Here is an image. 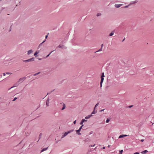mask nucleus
<instances>
[{"label": "nucleus", "instance_id": "ddd939ff", "mask_svg": "<svg viewBox=\"0 0 154 154\" xmlns=\"http://www.w3.org/2000/svg\"><path fill=\"white\" fill-rule=\"evenodd\" d=\"M48 149V148H45L43 149L41 151V152H42L45 150H46Z\"/></svg>", "mask_w": 154, "mask_h": 154}, {"label": "nucleus", "instance_id": "c03bdc74", "mask_svg": "<svg viewBox=\"0 0 154 154\" xmlns=\"http://www.w3.org/2000/svg\"><path fill=\"white\" fill-rule=\"evenodd\" d=\"M105 147H103V149H105Z\"/></svg>", "mask_w": 154, "mask_h": 154}, {"label": "nucleus", "instance_id": "a19ab883", "mask_svg": "<svg viewBox=\"0 0 154 154\" xmlns=\"http://www.w3.org/2000/svg\"><path fill=\"white\" fill-rule=\"evenodd\" d=\"M103 44H102V45H101V48H103Z\"/></svg>", "mask_w": 154, "mask_h": 154}, {"label": "nucleus", "instance_id": "5701e85b", "mask_svg": "<svg viewBox=\"0 0 154 154\" xmlns=\"http://www.w3.org/2000/svg\"><path fill=\"white\" fill-rule=\"evenodd\" d=\"M98 104H99V103H97V104H96L95 106V107H94V109H95V108L98 106Z\"/></svg>", "mask_w": 154, "mask_h": 154}, {"label": "nucleus", "instance_id": "a211bd4d", "mask_svg": "<svg viewBox=\"0 0 154 154\" xmlns=\"http://www.w3.org/2000/svg\"><path fill=\"white\" fill-rule=\"evenodd\" d=\"M101 14L100 13H97V17L101 16Z\"/></svg>", "mask_w": 154, "mask_h": 154}, {"label": "nucleus", "instance_id": "6ab92c4d", "mask_svg": "<svg viewBox=\"0 0 154 154\" xmlns=\"http://www.w3.org/2000/svg\"><path fill=\"white\" fill-rule=\"evenodd\" d=\"M23 61L24 62H30L29 59H28V60H24Z\"/></svg>", "mask_w": 154, "mask_h": 154}, {"label": "nucleus", "instance_id": "cd10ccee", "mask_svg": "<svg viewBox=\"0 0 154 154\" xmlns=\"http://www.w3.org/2000/svg\"><path fill=\"white\" fill-rule=\"evenodd\" d=\"M63 46L61 45H59L58 47L60 48H62Z\"/></svg>", "mask_w": 154, "mask_h": 154}, {"label": "nucleus", "instance_id": "3c124183", "mask_svg": "<svg viewBox=\"0 0 154 154\" xmlns=\"http://www.w3.org/2000/svg\"><path fill=\"white\" fill-rule=\"evenodd\" d=\"M119 154H122V153H120Z\"/></svg>", "mask_w": 154, "mask_h": 154}, {"label": "nucleus", "instance_id": "4468645a", "mask_svg": "<svg viewBox=\"0 0 154 154\" xmlns=\"http://www.w3.org/2000/svg\"><path fill=\"white\" fill-rule=\"evenodd\" d=\"M147 150H145L143 152H141V153H143V154H145L147 152Z\"/></svg>", "mask_w": 154, "mask_h": 154}, {"label": "nucleus", "instance_id": "1a4fd4ad", "mask_svg": "<svg viewBox=\"0 0 154 154\" xmlns=\"http://www.w3.org/2000/svg\"><path fill=\"white\" fill-rule=\"evenodd\" d=\"M81 131L80 130H79L78 129V130H77L76 131V133L77 134H78L79 135H80L81 134V133L80 132V131Z\"/></svg>", "mask_w": 154, "mask_h": 154}, {"label": "nucleus", "instance_id": "de8ad7c7", "mask_svg": "<svg viewBox=\"0 0 154 154\" xmlns=\"http://www.w3.org/2000/svg\"><path fill=\"white\" fill-rule=\"evenodd\" d=\"M128 7V6H125V8H127V7Z\"/></svg>", "mask_w": 154, "mask_h": 154}, {"label": "nucleus", "instance_id": "4be33fe9", "mask_svg": "<svg viewBox=\"0 0 154 154\" xmlns=\"http://www.w3.org/2000/svg\"><path fill=\"white\" fill-rule=\"evenodd\" d=\"M45 41H45H43L42 43H41V44H40V45H39V46H40L41 45H42V44L43 43H44Z\"/></svg>", "mask_w": 154, "mask_h": 154}, {"label": "nucleus", "instance_id": "9d476101", "mask_svg": "<svg viewBox=\"0 0 154 154\" xmlns=\"http://www.w3.org/2000/svg\"><path fill=\"white\" fill-rule=\"evenodd\" d=\"M65 107H66L65 104L64 103H63V107L62 108L61 110H63V109H64L65 108Z\"/></svg>", "mask_w": 154, "mask_h": 154}, {"label": "nucleus", "instance_id": "72a5a7b5", "mask_svg": "<svg viewBox=\"0 0 154 154\" xmlns=\"http://www.w3.org/2000/svg\"><path fill=\"white\" fill-rule=\"evenodd\" d=\"M122 152H123V150H122L120 151V153H122Z\"/></svg>", "mask_w": 154, "mask_h": 154}, {"label": "nucleus", "instance_id": "f3484780", "mask_svg": "<svg viewBox=\"0 0 154 154\" xmlns=\"http://www.w3.org/2000/svg\"><path fill=\"white\" fill-rule=\"evenodd\" d=\"M104 77V74L103 72L102 73L101 78Z\"/></svg>", "mask_w": 154, "mask_h": 154}, {"label": "nucleus", "instance_id": "f03ea898", "mask_svg": "<svg viewBox=\"0 0 154 154\" xmlns=\"http://www.w3.org/2000/svg\"><path fill=\"white\" fill-rule=\"evenodd\" d=\"M49 99H48L46 101V105L47 106H49Z\"/></svg>", "mask_w": 154, "mask_h": 154}, {"label": "nucleus", "instance_id": "412c9836", "mask_svg": "<svg viewBox=\"0 0 154 154\" xmlns=\"http://www.w3.org/2000/svg\"><path fill=\"white\" fill-rule=\"evenodd\" d=\"M73 130H72L70 131H68V134H69V133L72 132L73 131Z\"/></svg>", "mask_w": 154, "mask_h": 154}, {"label": "nucleus", "instance_id": "a18cd8bd", "mask_svg": "<svg viewBox=\"0 0 154 154\" xmlns=\"http://www.w3.org/2000/svg\"><path fill=\"white\" fill-rule=\"evenodd\" d=\"M104 110V109H102L100 111H103Z\"/></svg>", "mask_w": 154, "mask_h": 154}, {"label": "nucleus", "instance_id": "4c0bfd02", "mask_svg": "<svg viewBox=\"0 0 154 154\" xmlns=\"http://www.w3.org/2000/svg\"><path fill=\"white\" fill-rule=\"evenodd\" d=\"M42 133H40V135H39V136H40V138L41 137V136H42Z\"/></svg>", "mask_w": 154, "mask_h": 154}, {"label": "nucleus", "instance_id": "603ef678", "mask_svg": "<svg viewBox=\"0 0 154 154\" xmlns=\"http://www.w3.org/2000/svg\"><path fill=\"white\" fill-rule=\"evenodd\" d=\"M132 106H130V107H131Z\"/></svg>", "mask_w": 154, "mask_h": 154}, {"label": "nucleus", "instance_id": "bb28decb", "mask_svg": "<svg viewBox=\"0 0 154 154\" xmlns=\"http://www.w3.org/2000/svg\"><path fill=\"white\" fill-rule=\"evenodd\" d=\"M82 122H86V121H87V120H85V119H82Z\"/></svg>", "mask_w": 154, "mask_h": 154}, {"label": "nucleus", "instance_id": "f257e3e1", "mask_svg": "<svg viewBox=\"0 0 154 154\" xmlns=\"http://www.w3.org/2000/svg\"><path fill=\"white\" fill-rule=\"evenodd\" d=\"M25 79V78H22L20 79L18 82L20 83L23 82Z\"/></svg>", "mask_w": 154, "mask_h": 154}, {"label": "nucleus", "instance_id": "c756f323", "mask_svg": "<svg viewBox=\"0 0 154 154\" xmlns=\"http://www.w3.org/2000/svg\"><path fill=\"white\" fill-rule=\"evenodd\" d=\"M83 122H82V121H81V122L80 123V124L82 125H83Z\"/></svg>", "mask_w": 154, "mask_h": 154}, {"label": "nucleus", "instance_id": "a878e982", "mask_svg": "<svg viewBox=\"0 0 154 154\" xmlns=\"http://www.w3.org/2000/svg\"><path fill=\"white\" fill-rule=\"evenodd\" d=\"M83 125H82L79 128V130L81 131V129H82V127L83 126Z\"/></svg>", "mask_w": 154, "mask_h": 154}, {"label": "nucleus", "instance_id": "2eb2a0df", "mask_svg": "<svg viewBox=\"0 0 154 154\" xmlns=\"http://www.w3.org/2000/svg\"><path fill=\"white\" fill-rule=\"evenodd\" d=\"M29 59V60H30V61L31 62V61H33L34 60V58H32Z\"/></svg>", "mask_w": 154, "mask_h": 154}, {"label": "nucleus", "instance_id": "423d86ee", "mask_svg": "<svg viewBox=\"0 0 154 154\" xmlns=\"http://www.w3.org/2000/svg\"><path fill=\"white\" fill-rule=\"evenodd\" d=\"M104 77L101 78V80L100 82V87H101L102 86V83L103 82L104 80Z\"/></svg>", "mask_w": 154, "mask_h": 154}, {"label": "nucleus", "instance_id": "79ce46f5", "mask_svg": "<svg viewBox=\"0 0 154 154\" xmlns=\"http://www.w3.org/2000/svg\"><path fill=\"white\" fill-rule=\"evenodd\" d=\"M48 36L47 35H46L45 36V38L46 39L48 37Z\"/></svg>", "mask_w": 154, "mask_h": 154}, {"label": "nucleus", "instance_id": "9b49d317", "mask_svg": "<svg viewBox=\"0 0 154 154\" xmlns=\"http://www.w3.org/2000/svg\"><path fill=\"white\" fill-rule=\"evenodd\" d=\"M138 1L137 0L131 2V4H135L138 2Z\"/></svg>", "mask_w": 154, "mask_h": 154}, {"label": "nucleus", "instance_id": "09e8293b", "mask_svg": "<svg viewBox=\"0 0 154 154\" xmlns=\"http://www.w3.org/2000/svg\"><path fill=\"white\" fill-rule=\"evenodd\" d=\"M39 59V60H41V59H40V58H39V59Z\"/></svg>", "mask_w": 154, "mask_h": 154}, {"label": "nucleus", "instance_id": "2f4dec72", "mask_svg": "<svg viewBox=\"0 0 154 154\" xmlns=\"http://www.w3.org/2000/svg\"><path fill=\"white\" fill-rule=\"evenodd\" d=\"M6 74H11L12 73L10 72H6Z\"/></svg>", "mask_w": 154, "mask_h": 154}, {"label": "nucleus", "instance_id": "dca6fc26", "mask_svg": "<svg viewBox=\"0 0 154 154\" xmlns=\"http://www.w3.org/2000/svg\"><path fill=\"white\" fill-rule=\"evenodd\" d=\"M114 34V32H112L111 33H110L109 35L110 36H112Z\"/></svg>", "mask_w": 154, "mask_h": 154}, {"label": "nucleus", "instance_id": "c9c22d12", "mask_svg": "<svg viewBox=\"0 0 154 154\" xmlns=\"http://www.w3.org/2000/svg\"><path fill=\"white\" fill-rule=\"evenodd\" d=\"M76 120H75L74 121V122H73V123L74 124H75V123H76Z\"/></svg>", "mask_w": 154, "mask_h": 154}, {"label": "nucleus", "instance_id": "aec40b11", "mask_svg": "<svg viewBox=\"0 0 154 154\" xmlns=\"http://www.w3.org/2000/svg\"><path fill=\"white\" fill-rule=\"evenodd\" d=\"M102 50V48H101L100 49L97 51L95 52H98L99 51H101Z\"/></svg>", "mask_w": 154, "mask_h": 154}, {"label": "nucleus", "instance_id": "20e7f679", "mask_svg": "<svg viewBox=\"0 0 154 154\" xmlns=\"http://www.w3.org/2000/svg\"><path fill=\"white\" fill-rule=\"evenodd\" d=\"M128 135H121L119 136V138H123V137H126Z\"/></svg>", "mask_w": 154, "mask_h": 154}, {"label": "nucleus", "instance_id": "b1692460", "mask_svg": "<svg viewBox=\"0 0 154 154\" xmlns=\"http://www.w3.org/2000/svg\"><path fill=\"white\" fill-rule=\"evenodd\" d=\"M109 120H109V119H107V120H106V123H108V122H109Z\"/></svg>", "mask_w": 154, "mask_h": 154}, {"label": "nucleus", "instance_id": "6e6552de", "mask_svg": "<svg viewBox=\"0 0 154 154\" xmlns=\"http://www.w3.org/2000/svg\"><path fill=\"white\" fill-rule=\"evenodd\" d=\"M33 51L32 49L28 51L27 54L28 55H29Z\"/></svg>", "mask_w": 154, "mask_h": 154}, {"label": "nucleus", "instance_id": "7c9ffc66", "mask_svg": "<svg viewBox=\"0 0 154 154\" xmlns=\"http://www.w3.org/2000/svg\"><path fill=\"white\" fill-rule=\"evenodd\" d=\"M17 99V97H15L14 98V100H13V101H14L15 100Z\"/></svg>", "mask_w": 154, "mask_h": 154}, {"label": "nucleus", "instance_id": "c85d7f7f", "mask_svg": "<svg viewBox=\"0 0 154 154\" xmlns=\"http://www.w3.org/2000/svg\"><path fill=\"white\" fill-rule=\"evenodd\" d=\"M40 73V72H38V73H36L35 74H34L33 75H34V76L36 75H38Z\"/></svg>", "mask_w": 154, "mask_h": 154}, {"label": "nucleus", "instance_id": "864d4df0", "mask_svg": "<svg viewBox=\"0 0 154 154\" xmlns=\"http://www.w3.org/2000/svg\"><path fill=\"white\" fill-rule=\"evenodd\" d=\"M140 154V153H138V154Z\"/></svg>", "mask_w": 154, "mask_h": 154}, {"label": "nucleus", "instance_id": "473e14b6", "mask_svg": "<svg viewBox=\"0 0 154 154\" xmlns=\"http://www.w3.org/2000/svg\"><path fill=\"white\" fill-rule=\"evenodd\" d=\"M95 112L94 111H93L92 113H91V114H95Z\"/></svg>", "mask_w": 154, "mask_h": 154}, {"label": "nucleus", "instance_id": "39448f33", "mask_svg": "<svg viewBox=\"0 0 154 154\" xmlns=\"http://www.w3.org/2000/svg\"><path fill=\"white\" fill-rule=\"evenodd\" d=\"M68 134V132H65L62 135V138H63L64 137L66 136Z\"/></svg>", "mask_w": 154, "mask_h": 154}, {"label": "nucleus", "instance_id": "7ed1b4c3", "mask_svg": "<svg viewBox=\"0 0 154 154\" xmlns=\"http://www.w3.org/2000/svg\"><path fill=\"white\" fill-rule=\"evenodd\" d=\"M122 5V4H115V6L116 8H119Z\"/></svg>", "mask_w": 154, "mask_h": 154}, {"label": "nucleus", "instance_id": "8fccbe9b", "mask_svg": "<svg viewBox=\"0 0 154 154\" xmlns=\"http://www.w3.org/2000/svg\"><path fill=\"white\" fill-rule=\"evenodd\" d=\"M11 31V29H9V31Z\"/></svg>", "mask_w": 154, "mask_h": 154}, {"label": "nucleus", "instance_id": "f8f14e48", "mask_svg": "<svg viewBox=\"0 0 154 154\" xmlns=\"http://www.w3.org/2000/svg\"><path fill=\"white\" fill-rule=\"evenodd\" d=\"M91 116H92L91 115H88V116H86L85 117V119H89Z\"/></svg>", "mask_w": 154, "mask_h": 154}, {"label": "nucleus", "instance_id": "49530a36", "mask_svg": "<svg viewBox=\"0 0 154 154\" xmlns=\"http://www.w3.org/2000/svg\"><path fill=\"white\" fill-rule=\"evenodd\" d=\"M110 145H109L108 146V147H110Z\"/></svg>", "mask_w": 154, "mask_h": 154}, {"label": "nucleus", "instance_id": "0eeeda50", "mask_svg": "<svg viewBox=\"0 0 154 154\" xmlns=\"http://www.w3.org/2000/svg\"><path fill=\"white\" fill-rule=\"evenodd\" d=\"M39 53V51H36L34 54V56H35V57H36L37 56V54Z\"/></svg>", "mask_w": 154, "mask_h": 154}, {"label": "nucleus", "instance_id": "393cba45", "mask_svg": "<svg viewBox=\"0 0 154 154\" xmlns=\"http://www.w3.org/2000/svg\"><path fill=\"white\" fill-rule=\"evenodd\" d=\"M52 51L46 57H48L49 55L51 54L53 51Z\"/></svg>", "mask_w": 154, "mask_h": 154}, {"label": "nucleus", "instance_id": "58836bf2", "mask_svg": "<svg viewBox=\"0 0 154 154\" xmlns=\"http://www.w3.org/2000/svg\"><path fill=\"white\" fill-rule=\"evenodd\" d=\"M13 87H14V86H13V87H11V88H10L8 89V90H10L11 88H13Z\"/></svg>", "mask_w": 154, "mask_h": 154}, {"label": "nucleus", "instance_id": "ea45409f", "mask_svg": "<svg viewBox=\"0 0 154 154\" xmlns=\"http://www.w3.org/2000/svg\"><path fill=\"white\" fill-rule=\"evenodd\" d=\"M141 142H143L144 141V140L143 139H142V140H141Z\"/></svg>", "mask_w": 154, "mask_h": 154}, {"label": "nucleus", "instance_id": "e433bc0d", "mask_svg": "<svg viewBox=\"0 0 154 154\" xmlns=\"http://www.w3.org/2000/svg\"><path fill=\"white\" fill-rule=\"evenodd\" d=\"M3 74L4 76H5L6 75V73H3Z\"/></svg>", "mask_w": 154, "mask_h": 154}, {"label": "nucleus", "instance_id": "f704fd0d", "mask_svg": "<svg viewBox=\"0 0 154 154\" xmlns=\"http://www.w3.org/2000/svg\"><path fill=\"white\" fill-rule=\"evenodd\" d=\"M95 144H94L93 145V146H92V145H91V146H91V147H94L95 146Z\"/></svg>", "mask_w": 154, "mask_h": 154}, {"label": "nucleus", "instance_id": "37998d69", "mask_svg": "<svg viewBox=\"0 0 154 154\" xmlns=\"http://www.w3.org/2000/svg\"><path fill=\"white\" fill-rule=\"evenodd\" d=\"M138 154V152H136L134 153V154Z\"/></svg>", "mask_w": 154, "mask_h": 154}]
</instances>
